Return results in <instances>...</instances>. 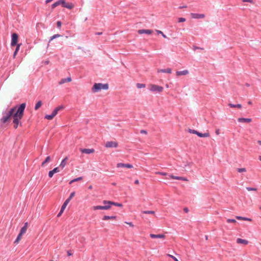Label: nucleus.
Returning a JSON list of instances; mask_svg holds the SVG:
<instances>
[{
	"label": "nucleus",
	"mask_w": 261,
	"mask_h": 261,
	"mask_svg": "<svg viewBox=\"0 0 261 261\" xmlns=\"http://www.w3.org/2000/svg\"><path fill=\"white\" fill-rule=\"evenodd\" d=\"M25 108V103H21L16 111V112L13 115V123H14V127L15 128H17L18 127L19 120L22 118L24 111Z\"/></svg>",
	"instance_id": "nucleus-1"
},
{
	"label": "nucleus",
	"mask_w": 261,
	"mask_h": 261,
	"mask_svg": "<svg viewBox=\"0 0 261 261\" xmlns=\"http://www.w3.org/2000/svg\"><path fill=\"white\" fill-rule=\"evenodd\" d=\"M15 111V108H13L8 111L3 112V116L1 118V121L3 123H6L12 117Z\"/></svg>",
	"instance_id": "nucleus-2"
},
{
	"label": "nucleus",
	"mask_w": 261,
	"mask_h": 261,
	"mask_svg": "<svg viewBox=\"0 0 261 261\" xmlns=\"http://www.w3.org/2000/svg\"><path fill=\"white\" fill-rule=\"evenodd\" d=\"M109 86L107 84L95 83L92 88V91L93 92H97L101 89L107 90Z\"/></svg>",
	"instance_id": "nucleus-3"
},
{
	"label": "nucleus",
	"mask_w": 261,
	"mask_h": 261,
	"mask_svg": "<svg viewBox=\"0 0 261 261\" xmlns=\"http://www.w3.org/2000/svg\"><path fill=\"white\" fill-rule=\"evenodd\" d=\"M74 195H75L74 192H72L70 193L69 197L65 201V202L62 205L61 210H60L59 213H58V214L57 215L58 217H59L62 215V214L64 212L65 208H66L67 205L69 202V201H70L71 198L74 196Z\"/></svg>",
	"instance_id": "nucleus-4"
},
{
	"label": "nucleus",
	"mask_w": 261,
	"mask_h": 261,
	"mask_svg": "<svg viewBox=\"0 0 261 261\" xmlns=\"http://www.w3.org/2000/svg\"><path fill=\"white\" fill-rule=\"evenodd\" d=\"M149 89L151 92L160 93L163 91V87L158 85L151 84L149 85Z\"/></svg>",
	"instance_id": "nucleus-5"
},
{
	"label": "nucleus",
	"mask_w": 261,
	"mask_h": 261,
	"mask_svg": "<svg viewBox=\"0 0 261 261\" xmlns=\"http://www.w3.org/2000/svg\"><path fill=\"white\" fill-rule=\"evenodd\" d=\"M118 146V143L115 141H108L105 144L107 148H116Z\"/></svg>",
	"instance_id": "nucleus-6"
},
{
	"label": "nucleus",
	"mask_w": 261,
	"mask_h": 261,
	"mask_svg": "<svg viewBox=\"0 0 261 261\" xmlns=\"http://www.w3.org/2000/svg\"><path fill=\"white\" fill-rule=\"evenodd\" d=\"M18 40V35L16 33H13L12 35L11 43L12 46H14L17 44Z\"/></svg>",
	"instance_id": "nucleus-7"
},
{
	"label": "nucleus",
	"mask_w": 261,
	"mask_h": 261,
	"mask_svg": "<svg viewBox=\"0 0 261 261\" xmlns=\"http://www.w3.org/2000/svg\"><path fill=\"white\" fill-rule=\"evenodd\" d=\"M191 17L194 19H202L204 18L205 15L203 14L191 13L190 14Z\"/></svg>",
	"instance_id": "nucleus-8"
},
{
	"label": "nucleus",
	"mask_w": 261,
	"mask_h": 261,
	"mask_svg": "<svg viewBox=\"0 0 261 261\" xmlns=\"http://www.w3.org/2000/svg\"><path fill=\"white\" fill-rule=\"evenodd\" d=\"M110 208V205H109V206H101V205H97V206H93L92 207V209L93 210H107Z\"/></svg>",
	"instance_id": "nucleus-9"
},
{
	"label": "nucleus",
	"mask_w": 261,
	"mask_h": 261,
	"mask_svg": "<svg viewBox=\"0 0 261 261\" xmlns=\"http://www.w3.org/2000/svg\"><path fill=\"white\" fill-rule=\"evenodd\" d=\"M103 203L104 204H109V205H110V206L112 205L119 206V207H121L122 206V204L120 203H117V202H113V201H111L104 200L103 201Z\"/></svg>",
	"instance_id": "nucleus-10"
},
{
	"label": "nucleus",
	"mask_w": 261,
	"mask_h": 261,
	"mask_svg": "<svg viewBox=\"0 0 261 261\" xmlns=\"http://www.w3.org/2000/svg\"><path fill=\"white\" fill-rule=\"evenodd\" d=\"M62 7L68 9H72L74 7V5L72 3H66L65 0L62 3Z\"/></svg>",
	"instance_id": "nucleus-11"
},
{
	"label": "nucleus",
	"mask_w": 261,
	"mask_h": 261,
	"mask_svg": "<svg viewBox=\"0 0 261 261\" xmlns=\"http://www.w3.org/2000/svg\"><path fill=\"white\" fill-rule=\"evenodd\" d=\"M80 151L83 153H86V154H90L94 152V149H87V148H84V149H80Z\"/></svg>",
	"instance_id": "nucleus-12"
},
{
	"label": "nucleus",
	"mask_w": 261,
	"mask_h": 261,
	"mask_svg": "<svg viewBox=\"0 0 261 261\" xmlns=\"http://www.w3.org/2000/svg\"><path fill=\"white\" fill-rule=\"evenodd\" d=\"M117 168L125 167L127 168H133V165L130 164L118 163L117 164Z\"/></svg>",
	"instance_id": "nucleus-13"
},
{
	"label": "nucleus",
	"mask_w": 261,
	"mask_h": 261,
	"mask_svg": "<svg viewBox=\"0 0 261 261\" xmlns=\"http://www.w3.org/2000/svg\"><path fill=\"white\" fill-rule=\"evenodd\" d=\"M63 109V107L62 106H60L57 107L54 110V111L52 112V113L51 114V115H52V116L54 118V117L57 114L58 111L62 110Z\"/></svg>",
	"instance_id": "nucleus-14"
},
{
	"label": "nucleus",
	"mask_w": 261,
	"mask_h": 261,
	"mask_svg": "<svg viewBox=\"0 0 261 261\" xmlns=\"http://www.w3.org/2000/svg\"><path fill=\"white\" fill-rule=\"evenodd\" d=\"M60 171L59 167H56L53 170H50L48 172V176L50 178L52 177L54 174L56 173H58Z\"/></svg>",
	"instance_id": "nucleus-15"
},
{
	"label": "nucleus",
	"mask_w": 261,
	"mask_h": 261,
	"mask_svg": "<svg viewBox=\"0 0 261 261\" xmlns=\"http://www.w3.org/2000/svg\"><path fill=\"white\" fill-rule=\"evenodd\" d=\"M150 237L153 239H164L165 236L163 234H150Z\"/></svg>",
	"instance_id": "nucleus-16"
},
{
	"label": "nucleus",
	"mask_w": 261,
	"mask_h": 261,
	"mask_svg": "<svg viewBox=\"0 0 261 261\" xmlns=\"http://www.w3.org/2000/svg\"><path fill=\"white\" fill-rule=\"evenodd\" d=\"M189 74V71L188 70H184L182 71H177L176 72L177 76L186 75Z\"/></svg>",
	"instance_id": "nucleus-17"
},
{
	"label": "nucleus",
	"mask_w": 261,
	"mask_h": 261,
	"mask_svg": "<svg viewBox=\"0 0 261 261\" xmlns=\"http://www.w3.org/2000/svg\"><path fill=\"white\" fill-rule=\"evenodd\" d=\"M152 33V31L151 30L142 29V30H138V33L140 34H146L148 35H150Z\"/></svg>",
	"instance_id": "nucleus-18"
},
{
	"label": "nucleus",
	"mask_w": 261,
	"mask_h": 261,
	"mask_svg": "<svg viewBox=\"0 0 261 261\" xmlns=\"http://www.w3.org/2000/svg\"><path fill=\"white\" fill-rule=\"evenodd\" d=\"M251 120L250 118H239L238 119V121L241 123H249Z\"/></svg>",
	"instance_id": "nucleus-19"
},
{
	"label": "nucleus",
	"mask_w": 261,
	"mask_h": 261,
	"mask_svg": "<svg viewBox=\"0 0 261 261\" xmlns=\"http://www.w3.org/2000/svg\"><path fill=\"white\" fill-rule=\"evenodd\" d=\"M71 81V78L70 77H68L67 78L62 79L60 80V81L59 82V84L60 85H62L65 83L66 82H70Z\"/></svg>",
	"instance_id": "nucleus-20"
},
{
	"label": "nucleus",
	"mask_w": 261,
	"mask_h": 261,
	"mask_svg": "<svg viewBox=\"0 0 261 261\" xmlns=\"http://www.w3.org/2000/svg\"><path fill=\"white\" fill-rule=\"evenodd\" d=\"M68 157L66 156L62 161V162L60 165V167L62 169H63L65 167V166H66V162L68 160Z\"/></svg>",
	"instance_id": "nucleus-21"
},
{
	"label": "nucleus",
	"mask_w": 261,
	"mask_h": 261,
	"mask_svg": "<svg viewBox=\"0 0 261 261\" xmlns=\"http://www.w3.org/2000/svg\"><path fill=\"white\" fill-rule=\"evenodd\" d=\"M63 2H64V0H59V1H57L56 2L54 3L52 5V6H51L52 8H55L60 5H61L62 6V3Z\"/></svg>",
	"instance_id": "nucleus-22"
},
{
	"label": "nucleus",
	"mask_w": 261,
	"mask_h": 261,
	"mask_svg": "<svg viewBox=\"0 0 261 261\" xmlns=\"http://www.w3.org/2000/svg\"><path fill=\"white\" fill-rule=\"evenodd\" d=\"M158 72L171 73L172 72V70H171V68H168L167 69H159V70H158Z\"/></svg>",
	"instance_id": "nucleus-23"
},
{
	"label": "nucleus",
	"mask_w": 261,
	"mask_h": 261,
	"mask_svg": "<svg viewBox=\"0 0 261 261\" xmlns=\"http://www.w3.org/2000/svg\"><path fill=\"white\" fill-rule=\"evenodd\" d=\"M237 243L238 244H243L244 245H247L248 243V241H247L246 240L238 238L237 240Z\"/></svg>",
	"instance_id": "nucleus-24"
},
{
	"label": "nucleus",
	"mask_w": 261,
	"mask_h": 261,
	"mask_svg": "<svg viewBox=\"0 0 261 261\" xmlns=\"http://www.w3.org/2000/svg\"><path fill=\"white\" fill-rule=\"evenodd\" d=\"M198 136L199 137L206 138V137H209L210 136V134L208 132L205 133H203V134L199 132L198 134Z\"/></svg>",
	"instance_id": "nucleus-25"
},
{
	"label": "nucleus",
	"mask_w": 261,
	"mask_h": 261,
	"mask_svg": "<svg viewBox=\"0 0 261 261\" xmlns=\"http://www.w3.org/2000/svg\"><path fill=\"white\" fill-rule=\"evenodd\" d=\"M228 106L230 108H238V109L242 108V105L241 104L234 105V104H232V103H229Z\"/></svg>",
	"instance_id": "nucleus-26"
},
{
	"label": "nucleus",
	"mask_w": 261,
	"mask_h": 261,
	"mask_svg": "<svg viewBox=\"0 0 261 261\" xmlns=\"http://www.w3.org/2000/svg\"><path fill=\"white\" fill-rule=\"evenodd\" d=\"M116 218V217L115 216H105L103 217L102 220H108L109 219H115Z\"/></svg>",
	"instance_id": "nucleus-27"
},
{
	"label": "nucleus",
	"mask_w": 261,
	"mask_h": 261,
	"mask_svg": "<svg viewBox=\"0 0 261 261\" xmlns=\"http://www.w3.org/2000/svg\"><path fill=\"white\" fill-rule=\"evenodd\" d=\"M41 105H42V102H41V101H40H40H38L36 103V105H35V108H34L35 110H38V109H39V108L41 106Z\"/></svg>",
	"instance_id": "nucleus-28"
},
{
	"label": "nucleus",
	"mask_w": 261,
	"mask_h": 261,
	"mask_svg": "<svg viewBox=\"0 0 261 261\" xmlns=\"http://www.w3.org/2000/svg\"><path fill=\"white\" fill-rule=\"evenodd\" d=\"M179 177L180 176H174V175H168V177H167V179L171 178V179L179 180Z\"/></svg>",
	"instance_id": "nucleus-29"
},
{
	"label": "nucleus",
	"mask_w": 261,
	"mask_h": 261,
	"mask_svg": "<svg viewBox=\"0 0 261 261\" xmlns=\"http://www.w3.org/2000/svg\"><path fill=\"white\" fill-rule=\"evenodd\" d=\"M50 156H48L46 157V158L45 159V160H44V161L42 163L41 166H44V165H45L46 163H47V162H49V161H50Z\"/></svg>",
	"instance_id": "nucleus-30"
},
{
	"label": "nucleus",
	"mask_w": 261,
	"mask_h": 261,
	"mask_svg": "<svg viewBox=\"0 0 261 261\" xmlns=\"http://www.w3.org/2000/svg\"><path fill=\"white\" fill-rule=\"evenodd\" d=\"M141 213L145 214H154L155 213L153 211H143Z\"/></svg>",
	"instance_id": "nucleus-31"
},
{
	"label": "nucleus",
	"mask_w": 261,
	"mask_h": 261,
	"mask_svg": "<svg viewBox=\"0 0 261 261\" xmlns=\"http://www.w3.org/2000/svg\"><path fill=\"white\" fill-rule=\"evenodd\" d=\"M27 229L25 228V227H22L20 229L19 234L22 236L24 233H25Z\"/></svg>",
	"instance_id": "nucleus-32"
},
{
	"label": "nucleus",
	"mask_w": 261,
	"mask_h": 261,
	"mask_svg": "<svg viewBox=\"0 0 261 261\" xmlns=\"http://www.w3.org/2000/svg\"><path fill=\"white\" fill-rule=\"evenodd\" d=\"M82 179V177H77V178H74L72 180H71L70 182H69V184H71L73 182H74L75 181H79V180H81Z\"/></svg>",
	"instance_id": "nucleus-33"
},
{
	"label": "nucleus",
	"mask_w": 261,
	"mask_h": 261,
	"mask_svg": "<svg viewBox=\"0 0 261 261\" xmlns=\"http://www.w3.org/2000/svg\"><path fill=\"white\" fill-rule=\"evenodd\" d=\"M60 36H61V35H59V34H55V35H53V36H51V37H50V39H49V42H51L53 39H56V38H58V37H60Z\"/></svg>",
	"instance_id": "nucleus-34"
},
{
	"label": "nucleus",
	"mask_w": 261,
	"mask_h": 261,
	"mask_svg": "<svg viewBox=\"0 0 261 261\" xmlns=\"http://www.w3.org/2000/svg\"><path fill=\"white\" fill-rule=\"evenodd\" d=\"M155 31H156V33H157L158 34H161V35H162V36H163L164 38H167L166 35H165V34L163 33V32H162L161 31L157 30H156Z\"/></svg>",
	"instance_id": "nucleus-35"
},
{
	"label": "nucleus",
	"mask_w": 261,
	"mask_h": 261,
	"mask_svg": "<svg viewBox=\"0 0 261 261\" xmlns=\"http://www.w3.org/2000/svg\"><path fill=\"white\" fill-rule=\"evenodd\" d=\"M136 86L138 88H143L145 87V85L144 84L138 83L136 85Z\"/></svg>",
	"instance_id": "nucleus-36"
},
{
	"label": "nucleus",
	"mask_w": 261,
	"mask_h": 261,
	"mask_svg": "<svg viewBox=\"0 0 261 261\" xmlns=\"http://www.w3.org/2000/svg\"><path fill=\"white\" fill-rule=\"evenodd\" d=\"M44 118L45 119H46L47 120H51L54 118L53 116H52V115H46L44 117Z\"/></svg>",
	"instance_id": "nucleus-37"
},
{
	"label": "nucleus",
	"mask_w": 261,
	"mask_h": 261,
	"mask_svg": "<svg viewBox=\"0 0 261 261\" xmlns=\"http://www.w3.org/2000/svg\"><path fill=\"white\" fill-rule=\"evenodd\" d=\"M21 236H22V235H20V234L19 233L17 238L16 239V240L14 241V243H18L19 242V241H20V240L21 238Z\"/></svg>",
	"instance_id": "nucleus-38"
},
{
	"label": "nucleus",
	"mask_w": 261,
	"mask_h": 261,
	"mask_svg": "<svg viewBox=\"0 0 261 261\" xmlns=\"http://www.w3.org/2000/svg\"><path fill=\"white\" fill-rule=\"evenodd\" d=\"M155 174H156L163 175V176L168 175L167 173L163 172H160V171L156 172Z\"/></svg>",
	"instance_id": "nucleus-39"
},
{
	"label": "nucleus",
	"mask_w": 261,
	"mask_h": 261,
	"mask_svg": "<svg viewBox=\"0 0 261 261\" xmlns=\"http://www.w3.org/2000/svg\"><path fill=\"white\" fill-rule=\"evenodd\" d=\"M189 132L191 133L194 134H196L197 136H198V133H199V132H197L196 130L191 129H189Z\"/></svg>",
	"instance_id": "nucleus-40"
},
{
	"label": "nucleus",
	"mask_w": 261,
	"mask_h": 261,
	"mask_svg": "<svg viewBox=\"0 0 261 261\" xmlns=\"http://www.w3.org/2000/svg\"><path fill=\"white\" fill-rule=\"evenodd\" d=\"M246 189L249 191H256L257 190V189H256L255 188H252V187H246Z\"/></svg>",
	"instance_id": "nucleus-41"
},
{
	"label": "nucleus",
	"mask_w": 261,
	"mask_h": 261,
	"mask_svg": "<svg viewBox=\"0 0 261 261\" xmlns=\"http://www.w3.org/2000/svg\"><path fill=\"white\" fill-rule=\"evenodd\" d=\"M237 171L241 173V172H246V170L245 168H238Z\"/></svg>",
	"instance_id": "nucleus-42"
},
{
	"label": "nucleus",
	"mask_w": 261,
	"mask_h": 261,
	"mask_svg": "<svg viewBox=\"0 0 261 261\" xmlns=\"http://www.w3.org/2000/svg\"><path fill=\"white\" fill-rule=\"evenodd\" d=\"M237 221L235 219H228L227 220V223H236Z\"/></svg>",
	"instance_id": "nucleus-43"
},
{
	"label": "nucleus",
	"mask_w": 261,
	"mask_h": 261,
	"mask_svg": "<svg viewBox=\"0 0 261 261\" xmlns=\"http://www.w3.org/2000/svg\"><path fill=\"white\" fill-rule=\"evenodd\" d=\"M167 255L172 258L174 261H178V260L175 256L170 254H168Z\"/></svg>",
	"instance_id": "nucleus-44"
},
{
	"label": "nucleus",
	"mask_w": 261,
	"mask_h": 261,
	"mask_svg": "<svg viewBox=\"0 0 261 261\" xmlns=\"http://www.w3.org/2000/svg\"><path fill=\"white\" fill-rule=\"evenodd\" d=\"M186 21V19L182 17L179 18H178V22H185Z\"/></svg>",
	"instance_id": "nucleus-45"
},
{
	"label": "nucleus",
	"mask_w": 261,
	"mask_h": 261,
	"mask_svg": "<svg viewBox=\"0 0 261 261\" xmlns=\"http://www.w3.org/2000/svg\"><path fill=\"white\" fill-rule=\"evenodd\" d=\"M20 46V44H18L17 45V46H16V47L15 48V51H17L18 53V51L19 50Z\"/></svg>",
	"instance_id": "nucleus-46"
},
{
	"label": "nucleus",
	"mask_w": 261,
	"mask_h": 261,
	"mask_svg": "<svg viewBox=\"0 0 261 261\" xmlns=\"http://www.w3.org/2000/svg\"><path fill=\"white\" fill-rule=\"evenodd\" d=\"M193 49L194 50H196V49H201V50H203V48H201V47H198V46H193Z\"/></svg>",
	"instance_id": "nucleus-47"
},
{
	"label": "nucleus",
	"mask_w": 261,
	"mask_h": 261,
	"mask_svg": "<svg viewBox=\"0 0 261 261\" xmlns=\"http://www.w3.org/2000/svg\"><path fill=\"white\" fill-rule=\"evenodd\" d=\"M57 25L58 28H60L61 26V22L60 21H58L57 22Z\"/></svg>",
	"instance_id": "nucleus-48"
},
{
	"label": "nucleus",
	"mask_w": 261,
	"mask_h": 261,
	"mask_svg": "<svg viewBox=\"0 0 261 261\" xmlns=\"http://www.w3.org/2000/svg\"><path fill=\"white\" fill-rule=\"evenodd\" d=\"M236 218L238 220H244V217H241V216H237Z\"/></svg>",
	"instance_id": "nucleus-49"
},
{
	"label": "nucleus",
	"mask_w": 261,
	"mask_h": 261,
	"mask_svg": "<svg viewBox=\"0 0 261 261\" xmlns=\"http://www.w3.org/2000/svg\"><path fill=\"white\" fill-rule=\"evenodd\" d=\"M179 180H181L183 181H187V179L186 177H179Z\"/></svg>",
	"instance_id": "nucleus-50"
},
{
	"label": "nucleus",
	"mask_w": 261,
	"mask_h": 261,
	"mask_svg": "<svg viewBox=\"0 0 261 261\" xmlns=\"http://www.w3.org/2000/svg\"><path fill=\"white\" fill-rule=\"evenodd\" d=\"M242 1L243 2H248V3H253L252 0H242Z\"/></svg>",
	"instance_id": "nucleus-51"
},
{
	"label": "nucleus",
	"mask_w": 261,
	"mask_h": 261,
	"mask_svg": "<svg viewBox=\"0 0 261 261\" xmlns=\"http://www.w3.org/2000/svg\"><path fill=\"white\" fill-rule=\"evenodd\" d=\"M184 211L185 212V213H188L189 212V209L188 207H185L184 208Z\"/></svg>",
	"instance_id": "nucleus-52"
},
{
	"label": "nucleus",
	"mask_w": 261,
	"mask_h": 261,
	"mask_svg": "<svg viewBox=\"0 0 261 261\" xmlns=\"http://www.w3.org/2000/svg\"><path fill=\"white\" fill-rule=\"evenodd\" d=\"M126 223L128 224L131 227H133L134 226V224L132 222H126Z\"/></svg>",
	"instance_id": "nucleus-53"
},
{
	"label": "nucleus",
	"mask_w": 261,
	"mask_h": 261,
	"mask_svg": "<svg viewBox=\"0 0 261 261\" xmlns=\"http://www.w3.org/2000/svg\"><path fill=\"white\" fill-rule=\"evenodd\" d=\"M215 133L217 135H219L220 134V130L219 129H216Z\"/></svg>",
	"instance_id": "nucleus-54"
},
{
	"label": "nucleus",
	"mask_w": 261,
	"mask_h": 261,
	"mask_svg": "<svg viewBox=\"0 0 261 261\" xmlns=\"http://www.w3.org/2000/svg\"><path fill=\"white\" fill-rule=\"evenodd\" d=\"M244 220L251 221V219L250 218L244 217Z\"/></svg>",
	"instance_id": "nucleus-55"
},
{
	"label": "nucleus",
	"mask_w": 261,
	"mask_h": 261,
	"mask_svg": "<svg viewBox=\"0 0 261 261\" xmlns=\"http://www.w3.org/2000/svg\"><path fill=\"white\" fill-rule=\"evenodd\" d=\"M140 133H141V134H146V133H147L146 131V130H141L140 131Z\"/></svg>",
	"instance_id": "nucleus-56"
},
{
	"label": "nucleus",
	"mask_w": 261,
	"mask_h": 261,
	"mask_svg": "<svg viewBox=\"0 0 261 261\" xmlns=\"http://www.w3.org/2000/svg\"><path fill=\"white\" fill-rule=\"evenodd\" d=\"M17 54V51H14V53H13V57H14V58H15V56H16Z\"/></svg>",
	"instance_id": "nucleus-57"
},
{
	"label": "nucleus",
	"mask_w": 261,
	"mask_h": 261,
	"mask_svg": "<svg viewBox=\"0 0 261 261\" xmlns=\"http://www.w3.org/2000/svg\"><path fill=\"white\" fill-rule=\"evenodd\" d=\"M134 182H135V184H137L138 185V184H139V180L138 179H136V180H135Z\"/></svg>",
	"instance_id": "nucleus-58"
},
{
	"label": "nucleus",
	"mask_w": 261,
	"mask_h": 261,
	"mask_svg": "<svg viewBox=\"0 0 261 261\" xmlns=\"http://www.w3.org/2000/svg\"><path fill=\"white\" fill-rule=\"evenodd\" d=\"M23 227H25V228L27 229V227H28V223L26 222L24 223V225Z\"/></svg>",
	"instance_id": "nucleus-59"
},
{
	"label": "nucleus",
	"mask_w": 261,
	"mask_h": 261,
	"mask_svg": "<svg viewBox=\"0 0 261 261\" xmlns=\"http://www.w3.org/2000/svg\"><path fill=\"white\" fill-rule=\"evenodd\" d=\"M53 0H46V3H49Z\"/></svg>",
	"instance_id": "nucleus-60"
},
{
	"label": "nucleus",
	"mask_w": 261,
	"mask_h": 261,
	"mask_svg": "<svg viewBox=\"0 0 261 261\" xmlns=\"http://www.w3.org/2000/svg\"><path fill=\"white\" fill-rule=\"evenodd\" d=\"M96 34L99 35L102 34V33L101 32H98V33H96Z\"/></svg>",
	"instance_id": "nucleus-61"
},
{
	"label": "nucleus",
	"mask_w": 261,
	"mask_h": 261,
	"mask_svg": "<svg viewBox=\"0 0 261 261\" xmlns=\"http://www.w3.org/2000/svg\"><path fill=\"white\" fill-rule=\"evenodd\" d=\"M257 143H258L260 145H261V141L258 140V141H257Z\"/></svg>",
	"instance_id": "nucleus-62"
},
{
	"label": "nucleus",
	"mask_w": 261,
	"mask_h": 261,
	"mask_svg": "<svg viewBox=\"0 0 261 261\" xmlns=\"http://www.w3.org/2000/svg\"><path fill=\"white\" fill-rule=\"evenodd\" d=\"M88 188L89 189H92V186H90Z\"/></svg>",
	"instance_id": "nucleus-63"
},
{
	"label": "nucleus",
	"mask_w": 261,
	"mask_h": 261,
	"mask_svg": "<svg viewBox=\"0 0 261 261\" xmlns=\"http://www.w3.org/2000/svg\"><path fill=\"white\" fill-rule=\"evenodd\" d=\"M259 160L261 161V156H259Z\"/></svg>",
	"instance_id": "nucleus-64"
}]
</instances>
